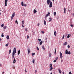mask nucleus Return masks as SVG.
I'll list each match as a JSON object with an SVG mask.
<instances>
[{
	"label": "nucleus",
	"instance_id": "nucleus-1",
	"mask_svg": "<svg viewBox=\"0 0 74 74\" xmlns=\"http://www.w3.org/2000/svg\"><path fill=\"white\" fill-rule=\"evenodd\" d=\"M47 3L48 5H49L50 3V5L49 6V8L52 7V3L51 2H50V0H47Z\"/></svg>",
	"mask_w": 74,
	"mask_h": 74
},
{
	"label": "nucleus",
	"instance_id": "nucleus-2",
	"mask_svg": "<svg viewBox=\"0 0 74 74\" xmlns=\"http://www.w3.org/2000/svg\"><path fill=\"white\" fill-rule=\"evenodd\" d=\"M15 16V12H14L12 14L11 17V20L12 21L13 19V18Z\"/></svg>",
	"mask_w": 74,
	"mask_h": 74
},
{
	"label": "nucleus",
	"instance_id": "nucleus-3",
	"mask_svg": "<svg viewBox=\"0 0 74 74\" xmlns=\"http://www.w3.org/2000/svg\"><path fill=\"white\" fill-rule=\"evenodd\" d=\"M16 48H14V49L13 52L12 53V54L14 53V54H15V53H16Z\"/></svg>",
	"mask_w": 74,
	"mask_h": 74
},
{
	"label": "nucleus",
	"instance_id": "nucleus-4",
	"mask_svg": "<svg viewBox=\"0 0 74 74\" xmlns=\"http://www.w3.org/2000/svg\"><path fill=\"white\" fill-rule=\"evenodd\" d=\"M50 71H51L53 69V67H52V64H51L50 65Z\"/></svg>",
	"mask_w": 74,
	"mask_h": 74
},
{
	"label": "nucleus",
	"instance_id": "nucleus-5",
	"mask_svg": "<svg viewBox=\"0 0 74 74\" xmlns=\"http://www.w3.org/2000/svg\"><path fill=\"white\" fill-rule=\"evenodd\" d=\"M60 58L61 59H62V58H63V56H62V53L61 52H60Z\"/></svg>",
	"mask_w": 74,
	"mask_h": 74
},
{
	"label": "nucleus",
	"instance_id": "nucleus-6",
	"mask_svg": "<svg viewBox=\"0 0 74 74\" xmlns=\"http://www.w3.org/2000/svg\"><path fill=\"white\" fill-rule=\"evenodd\" d=\"M8 1V0H5V6H7V3Z\"/></svg>",
	"mask_w": 74,
	"mask_h": 74
},
{
	"label": "nucleus",
	"instance_id": "nucleus-7",
	"mask_svg": "<svg viewBox=\"0 0 74 74\" xmlns=\"http://www.w3.org/2000/svg\"><path fill=\"white\" fill-rule=\"evenodd\" d=\"M12 54V59H15V58L14 57V56L15 55V54H14V53Z\"/></svg>",
	"mask_w": 74,
	"mask_h": 74
},
{
	"label": "nucleus",
	"instance_id": "nucleus-8",
	"mask_svg": "<svg viewBox=\"0 0 74 74\" xmlns=\"http://www.w3.org/2000/svg\"><path fill=\"white\" fill-rule=\"evenodd\" d=\"M27 51H28V54H29V53H30V48H29L27 49Z\"/></svg>",
	"mask_w": 74,
	"mask_h": 74
},
{
	"label": "nucleus",
	"instance_id": "nucleus-9",
	"mask_svg": "<svg viewBox=\"0 0 74 74\" xmlns=\"http://www.w3.org/2000/svg\"><path fill=\"white\" fill-rule=\"evenodd\" d=\"M49 57H50V58L51 56V55H52V54H51V53L50 52H49Z\"/></svg>",
	"mask_w": 74,
	"mask_h": 74
},
{
	"label": "nucleus",
	"instance_id": "nucleus-10",
	"mask_svg": "<svg viewBox=\"0 0 74 74\" xmlns=\"http://www.w3.org/2000/svg\"><path fill=\"white\" fill-rule=\"evenodd\" d=\"M65 53L66 54V55H68V51L67 50H66L65 51Z\"/></svg>",
	"mask_w": 74,
	"mask_h": 74
},
{
	"label": "nucleus",
	"instance_id": "nucleus-11",
	"mask_svg": "<svg viewBox=\"0 0 74 74\" xmlns=\"http://www.w3.org/2000/svg\"><path fill=\"white\" fill-rule=\"evenodd\" d=\"M70 36H71V35L70 34H69L67 36V38H70Z\"/></svg>",
	"mask_w": 74,
	"mask_h": 74
},
{
	"label": "nucleus",
	"instance_id": "nucleus-12",
	"mask_svg": "<svg viewBox=\"0 0 74 74\" xmlns=\"http://www.w3.org/2000/svg\"><path fill=\"white\" fill-rule=\"evenodd\" d=\"M16 62V60L15 59H14V60H13V63H15V62Z\"/></svg>",
	"mask_w": 74,
	"mask_h": 74
},
{
	"label": "nucleus",
	"instance_id": "nucleus-13",
	"mask_svg": "<svg viewBox=\"0 0 74 74\" xmlns=\"http://www.w3.org/2000/svg\"><path fill=\"white\" fill-rule=\"evenodd\" d=\"M66 8H64V14H66Z\"/></svg>",
	"mask_w": 74,
	"mask_h": 74
},
{
	"label": "nucleus",
	"instance_id": "nucleus-14",
	"mask_svg": "<svg viewBox=\"0 0 74 74\" xmlns=\"http://www.w3.org/2000/svg\"><path fill=\"white\" fill-rule=\"evenodd\" d=\"M20 54V50H18V55H19Z\"/></svg>",
	"mask_w": 74,
	"mask_h": 74
},
{
	"label": "nucleus",
	"instance_id": "nucleus-15",
	"mask_svg": "<svg viewBox=\"0 0 74 74\" xmlns=\"http://www.w3.org/2000/svg\"><path fill=\"white\" fill-rule=\"evenodd\" d=\"M54 36H56V32L55 31L54 32Z\"/></svg>",
	"mask_w": 74,
	"mask_h": 74
},
{
	"label": "nucleus",
	"instance_id": "nucleus-16",
	"mask_svg": "<svg viewBox=\"0 0 74 74\" xmlns=\"http://www.w3.org/2000/svg\"><path fill=\"white\" fill-rule=\"evenodd\" d=\"M67 44V42H65L64 44V45H66Z\"/></svg>",
	"mask_w": 74,
	"mask_h": 74
},
{
	"label": "nucleus",
	"instance_id": "nucleus-17",
	"mask_svg": "<svg viewBox=\"0 0 74 74\" xmlns=\"http://www.w3.org/2000/svg\"><path fill=\"white\" fill-rule=\"evenodd\" d=\"M7 39H9L10 38V37H9V36H7L6 37Z\"/></svg>",
	"mask_w": 74,
	"mask_h": 74
},
{
	"label": "nucleus",
	"instance_id": "nucleus-18",
	"mask_svg": "<svg viewBox=\"0 0 74 74\" xmlns=\"http://www.w3.org/2000/svg\"><path fill=\"white\" fill-rule=\"evenodd\" d=\"M34 14H36V9L34 10Z\"/></svg>",
	"mask_w": 74,
	"mask_h": 74
},
{
	"label": "nucleus",
	"instance_id": "nucleus-19",
	"mask_svg": "<svg viewBox=\"0 0 74 74\" xmlns=\"http://www.w3.org/2000/svg\"><path fill=\"white\" fill-rule=\"evenodd\" d=\"M21 5H22V6H24V4L23 3V2H21Z\"/></svg>",
	"mask_w": 74,
	"mask_h": 74
},
{
	"label": "nucleus",
	"instance_id": "nucleus-20",
	"mask_svg": "<svg viewBox=\"0 0 74 74\" xmlns=\"http://www.w3.org/2000/svg\"><path fill=\"white\" fill-rule=\"evenodd\" d=\"M42 49H44V50H45V48H44V46H42Z\"/></svg>",
	"mask_w": 74,
	"mask_h": 74
},
{
	"label": "nucleus",
	"instance_id": "nucleus-21",
	"mask_svg": "<svg viewBox=\"0 0 74 74\" xmlns=\"http://www.w3.org/2000/svg\"><path fill=\"white\" fill-rule=\"evenodd\" d=\"M44 23L45 25H46V24H47V23H46V21H45V20L44 21Z\"/></svg>",
	"mask_w": 74,
	"mask_h": 74
},
{
	"label": "nucleus",
	"instance_id": "nucleus-22",
	"mask_svg": "<svg viewBox=\"0 0 74 74\" xmlns=\"http://www.w3.org/2000/svg\"><path fill=\"white\" fill-rule=\"evenodd\" d=\"M2 37H4V35L3 34V33H2L1 35Z\"/></svg>",
	"mask_w": 74,
	"mask_h": 74
},
{
	"label": "nucleus",
	"instance_id": "nucleus-23",
	"mask_svg": "<svg viewBox=\"0 0 74 74\" xmlns=\"http://www.w3.org/2000/svg\"><path fill=\"white\" fill-rule=\"evenodd\" d=\"M15 23H16L17 24V25H18V21H17V20H16V21H15Z\"/></svg>",
	"mask_w": 74,
	"mask_h": 74
},
{
	"label": "nucleus",
	"instance_id": "nucleus-24",
	"mask_svg": "<svg viewBox=\"0 0 74 74\" xmlns=\"http://www.w3.org/2000/svg\"><path fill=\"white\" fill-rule=\"evenodd\" d=\"M35 61V60H34V59H33V60L32 61V63H33V64L34 63Z\"/></svg>",
	"mask_w": 74,
	"mask_h": 74
},
{
	"label": "nucleus",
	"instance_id": "nucleus-25",
	"mask_svg": "<svg viewBox=\"0 0 74 74\" xmlns=\"http://www.w3.org/2000/svg\"><path fill=\"white\" fill-rule=\"evenodd\" d=\"M42 41H41L40 42V45H42Z\"/></svg>",
	"mask_w": 74,
	"mask_h": 74
},
{
	"label": "nucleus",
	"instance_id": "nucleus-26",
	"mask_svg": "<svg viewBox=\"0 0 74 74\" xmlns=\"http://www.w3.org/2000/svg\"><path fill=\"white\" fill-rule=\"evenodd\" d=\"M68 54H69V55H70V54H71V52L70 51H69L68 52Z\"/></svg>",
	"mask_w": 74,
	"mask_h": 74
},
{
	"label": "nucleus",
	"instance_id": "nucleus-27",
	"mask_svg": "<svg viewBox=\"0 0 74 74\" xmlns=\"http://www.w3.org/2000/svg\"><path fill=\"white\" fill-rule=\"evenodd\" d=\"M3 28L4 29H6V28H7V26H5L3 27Z\"/></svg>",
	"mask_w": 74,
	"mask_h": 74
},
{
	"label": "nucleus",
	"instance_id": "nucleus-28",
	"mask_svg": "<svg viewBox=\"0 0 74 74\" xmlns=\"http://www.w3.org/2000/svg\"><path fill=\"white\" fill-rule=\"evenodd\" d=\"M59 72L60 73V74H61V73H62V71H61V70H60L59 69Z\"/></svg>",
	"mask_w": 74,
	"mask_h": 74
},
{
	"label": "nucleus",
	"instance_id": "nucleus-29",
	"mask_svg": "<svg viewBox=\"0 0 74 74\" xmlns=\"http://www.w3.org/2000/svg\"><path fill=\"white\" fill-rule=\"evenodd\" d=\"M52 21V18L50 17L49 18V21Z\"/></svg>",
	"mask_w": 74,
	"mask_h": 74
},
{
	"label": "nucleus",
	"instance_id": "nucleus-30",
	"mask_svg": "<svg viewBox=\"0 0 74 74\" xmlns=\"http://www.w3.org/2000/svg\"><path fill=\"white\" fill-rule=\"evenodd\" d=\"M11 52V50L10 49L9 51V54H10Z\"/></svg>",
	"mask_w": 74,
	"mask_h": 74
},
{
	"label": "nucleus",
	"instance_id": "nucleus-31",
	"mask_svg": "<svg viewBox=\"0 0 74 74\" xmlns=\"http://www.w3.org/2000/svg\"><path fill=\"white\" fill-rule=\"evenodd\" d=\"M56 49H55V51L54 52L55 54H56Z\"/></svg>",
	"mask_w": 74,
	"mask_h": 74
},
{
	"label": "nucleus",
	"instance_id": "nucleus-32",
	"mask_svg": "<svg viewBox=\"0 0 74 74\" xmlns=\"http://www.w3.org/2000/svg\"><path fill=\"white\" fill-rule=\"evenodd\" d=\"M5 47H8V43H7L5 45Z\"/></svg>",
	"mask_w": 74,
	"mask_h": 74
},
{
	"label": "nucleus",
	"instance_id": "nucleus-33",
	"mask_svg": "<svg viewBox=\"0 0 74 74\" xmlns=\"http://www.w3.org/2000/svg\"><path fill=\"white\" fill-rule=\"evenodd\" d=\"M22 24H23V25H24V21H22Z\"/></svg>",
	"mask_w": 74,
	"mask_h": 74
},
{
	"label": "nucleus",
	"instance_id": "nucleus-34",
	"mask_svg": "<svg viewBox=\"0 0 74 74\" xmlns=\"http://www.w3.org/2000/svg\"><path fill=\"white\" fill-rule=\"evenodd\" d=\"M49 14H46V17L47 18V17L48 16H49Z\"/></svg>",
	"mask_w": 74,
	"mask_h": 74
},
{
	"label": "nucleus",
	"instance_id": "nucleus-35",
	"mask_svg": "<svg viewBox=\"0 0 74 74\" xmlns=\"http://www.w3.org/2000/svg\"><path fill=\"white\" fill-rule=\"evenodd\" d=\"M34 55H35V53H33L32 54V56H34Z\"/></svg>",
	"mask_w": 74,
	"mask_h": 74
},
{
	"label": "nucleus",
	"instance_id": "nucleus-36",
	"mask_svg": "<svg viewBox=\"0 0 74 74\" xmlns=\"http://www.w3.org/2000/svg\"><path fill=\"white\" fill-rule=\"evenodd\" d=\"M1 27H3V26H4V24H2L1 25Z\"/></svg>",
	"mask_w": 74,
	"mask_h": 74
},
{
	"label": "nucleus",
	"instance_id": "nucleus-37",
	"mask_svg": "<svg viewBox=\"0 0 74 74\" xmlns=\"http://www.w3.org/2000/svg\"><path fill=\"white\" fill-rule=\"evenodd\" d=\"M54 15L55 16L56 15V12H54Z\"/></svg>",
	"mask_w": 74,
	"mask_h": 74
},
{
	"label": "nucleus",
	"instance_id": "nucleus-38",
	"mask_svg": "<svg viewBox=\"0 0 74 74\" xmlns=\"http://www.w3.org/2000/svg\"><path fill=\"white\" fill-rule=\"evenodd\" d=\"M64 35L62 36V39L63 40L64 39Z\"/></svg>",
	"mask_w": 74,
	"mask_h": 74
},
{
	"label": "nucleus",
	"instance_id": "nucleus-39",
	"mask_svg": "<svg viewBox=\"0 0 74 74\" xmlns=\"http://www.w3.org/2000/svg\"><path fill=\"white\" fill-rule=\"evenodd\" d=\"M58 59V57H57L56 58V60H57Z\"/></svg>",
	"mask_w": 74,
	"mask_h": 74
},
{
	"label": "nucleus",
	"instance_id": "nucleus-40",
	"mask_svg": "<svg viewBox=\"0 0 74 74\" xmlns=\"http://www.w3.org/2000/svg\"><path fill=\"white\" fill-rule=\"evenodd\" d=\"M29 35H27V39H29Z\"/></svg>",
	"mask_w": 74,
	"mask_h": 74
},
{
	"label": "nucleus",
	"instance_id": "nucleus-41",
	"mask_svg": "<svg viewBox=\"0 0 74 74\" xmlns=\"http://www.w3.org/2000/svg\"><path fill=\"white\" fill-rule=\"evenodd\" d=\"M37 49L38 51H39V48H38V47H37Z\"/></svg>",
	"mask_w": 74,
	"mask_h": 74
},
{
	"label": "nucleus",
	"instance_id": "nucleus-42",
	"mask_svg": "<svg viewBox=\"0 0 74 74\" xmlns=\"http://www.w3.org/2000/svg\"><path fill=\"white\" fill-rule=\"evenodd\" d=\"M24 6H25V7H26V6H27V5L26 4H24Z\"/></svg>",
	"mask_w": 74,
	"mask_h": 74
},
{
	"label": "nucleus",
	"instance_id": "nucleus-43",
	"mask_svg": "<svg viewBox=\"0 0 74 74\" xmlns=\"http://www.w3.org/2000/svg\"><path fill=\"white\" fill-rule=\"evenodd\" d=\"M71 27H73V25L71 24Z\"/></svg>",
	"mask_w": 74,
	"mask_h": 74
},
{
	"label": "nucleus",
	"instance_id": "nucleus-44",
	"mask_svg": "<svg viewBox=\"0 0 74 74\" xmlns=\"http://www.w3.org/2000/svg\"><path fill=\"white\" fill-rule=\"evenodd\" d=\"M70 23H71V25L72 24V23H73V22L72 21H71Z\"/></svg>",
	"mask_w": 74,
	"mask_h": 74
},
{
	"label": "nucleus",
	"instance_id": "nucleus-45",
	"mask_svg": "<svg viewBox=\"0 0 74 74\" xmlns=\"http://www.w3.org/2000/svg\"><path fill=\"white\" fill-rule=\"evenodd\" d=\"M38 41H41V39H38Z\"/></svg>",
	"mask_w": 74,
	"mask_h": 74
},
{
	"label": "nucleus",
	"instance_id": "nucleus-46",
	"mask_svg": "<svg viewBox=\"0 0 74 74\" xmlns=\"http://www.w3.org/2000/svg\"><path fill=\"white\" fill-rule=\"evenodd\" d=\"M41 33H44V32L43 31H41Z\"/></svg>",
	"mask_w": 74,
	"mask_h": 74
},
{
	"label": "nucleus",
	"instance_id": "nucleus-47",
	"mask_svg": "<svg viewBox=\"0 0 74 74\" xmlns=\"http://www.w3.org/2000/svg\"><path fill=\"white\" fill-rule=\"evenodd\" d=\"M56 60H55L54 61H53V62H54V63H55V62H56Z\"/></svg>",
	"mask_w": 74,
	"mask_h": 74
},
{
	"label": "nucleus",
	"instance_id": "nucleus-48",
	"mask_svg": "<svg viewBox=\"0 0 74 74\" xmlns=\"http://www.w3.org/2000/svg\"><path fill=\"white\" fill-rule=\"evenodd\" d=\"M68 48H70V45H68Z\"/></svg>",
	"mask_w": 74,
	"mask_h": 74
},
{
	"label": "nucleus",
	"instance_id": "nucleus-49",
	"mask_svg": "<svg viewBox=\"0 0 74 74\" xmlns=\"http://www.w3.org/2000/svg\"><path fill=\"white\" fill-rule=\"evenodd\" d=\"M48 14H47L49 15L50 14V13H49V12H48Z\"/></svg>",
	"mask_w": 74,
	"mask_h": 74
},
{
	"label": "nucleus",
	"instance_id": "nucleus-50",
	"mask_svg": "<svg viewBox=\"0 0 74 74\" xmlns=\"http://www.w3.org/2000/svg\"><path fill=\"white\" fill-rule=\"evenodd\" d=\"M12 68H13V69H15V66H13L12 67Z\"/></svg>",
	"mask_w": 74,
	"mask_h": 74
},
{
	"label": "nucleus",
	"instance_id": "nucleus-51",
	"mask_svg": "<svg viewBox=\"0 0 74 74\" xmlns=\"http://www.w3.org/2000/svg\"><path fill=\"white\" fill-rule=\"evenodd\" d=\"M36 72H37V70H35V74H36Z\"/></svg>",
	"mask_w": 74,
	"mask_h": 74
},
{
	"label": "nucleus",
	"instance_id": "nucleus-52",
	"mask_svg": "<svg viewBox=\"0 0 74 74\" xmlns=\"http://www.w3.org/2000/svg\"><path fill=\"white\" fill-rule=\"evenodd\" d=\"M25 31H26V32H27V28H26V29H25Z\"/></svg>",
	"mask_w": 74,
	"mask_h": 74
},
{
	"label": "nucleus",
	"instance_id": "nucleus-53",
	"mask_svg": "<svg viewBox=\"0 0 74 74\" xmlns=\"http://www.w3.org/2000/svg\"><path fill=\"white\" fill-rule=\"evenodd\" d=\"M62 74H64V72H63H63H62Z\"/></svg>",
	"mask_w": 74,
	"mask_h": 74
},
{
	"label": "nucleus",
	"instance_id": "nucleus-54",
	"mask_svg": "<svg viewBox=\"0 0 74 74\" xmlns=\"http://www.w3.org/2000/svg\"><path fill=\"white\" fill-rule=\"evenodd\" d=\"M22 27H24V26H23V25H22Z\"/></svg>",
	"mask_w": 74,
	"mask_h": 74
},
{
	"label": "nucleus",
	"instance_id": "nucleus-55",
	"mask_svg": "<svg viewBox=\"0 0 74 74\" xmlns=\"http://www.w3.org/2000/svg\"><path fill=\"white\" fill-rule=\"evenodd\" d=\"M69 74H71V72H69Z\"/></svg>",
	"mask_w": 74,
	"mask_h": 74
},
{
	"label": "nucleus",
	"instance_id": "nucleus-56",
	"mask_svg": "<svg viewBox=\"0 0 74 74\" xmlns=\"http://www.w3.org/2000/svg\"><path fill=\"white\" fill-rule=\"evenodd\" d=\"M40 25V24L39 23H38V26Z\"/></svg>",
	"mask_w": 74,
	"mask_h": 74
},
{
	"label": "nucleus",
	"instance_id": "nucleus-57",
	"mask_svg": "<svg viewBox=\"0 0 74 74\" xmlns=\"http://www.w3.org/2000/svg\"><path fill=\"white\" fill-rule=\"evenodd\" d=\"M25 73H26L27 72V71H26V70L25 71Z\"/></svg>",
	"mask_w": 74,
	"mask_h": 74
},
{
	"label": "nucleus",
	"instance_id": "nucleus-58",
	"mask_svg": "<svg viewBox=\"0 0 74 74\" xmlns=\"http://www.w3.org/2000/svg\"><path fill=\"white\" fill-rule=\"evenodd\" d=\"M4 72H3L2 73V74H4Z\"/></svg>",
	"mask_w": 74,
	"mask_h": 74
},
{
	"label": "nucleus",
	"instance_id": "nucleus-59",
	"mask_svg": "<svg viewBox=\"0 0 74 74\" xmlns=\"http://www.w3.org/2000/svg\"><path fill=\"white\" fill-rule=\"evenodd\" d=\"M69 11H71V10H69Z\"/></svg>",
	"mask_w": 74,
	"mask_h": 74
},
{
	"label": "nucleus",
	"instance_id": "nucleus-60",
	"mask_svg": "<svg viewBox=\"0 0 74 74\" xmlns=\"http://www.w3.org/2000/svg\"><path fill=\"white\" fill-rule=\"evenodd\" d=\"M1 66V64H0V66Z\"/></svg>",
	"mask_w": 74,
	"mask_h": 74
},
{
	"label": "nucleus",
	"instance_id": "nucleus-61",
	"mask_svg": "<svg viewBox=\"0 0 74 74\" xmlns=\"http://www.w3.org/2000/svg\"><path fill=\"white\" fill-rule=\"evenodd\" d=\"M52 1H55V0H52Z\"/></svg>",
	"mask_w": 74,
	"mask_h": 74
},
{
	"label": "nucleus",
	"instance_id": "nucleus-62",
	"mask_svg": "<svg viewBox=\"0 0 74 74\" xmlns=\"http://www.w3.org/2000/svg\"><path fill=\"white\" fill-rule=\"evenodd\" d=\"M50 74H53L52 73H51Z\"/></svg>",
	"mask_w": 74,
	"mask_h": 74
},
{
	"label": "nucleus",
	"instance_id": "nucleus-63",
	"mask_svg": "<svg viewBox=\"0 0 74 74\" xmlns=\"http://www.w3.org/2000/svg\"><path fill=\"white\" fill-rule=\"evenodd\" d=\"M1 40V39L0 38V41Z\"/></svg>",
	"mask_w": 74,
	"mask_h": 74
},
{
	"label": "nucleus",
	"instance_id": "nucleus-64",
	"mask_svg": "<svg viewBox=\"0 0 74 74\" xmlns=\"http://www.w3.org/2000/svg\"><path fill=\"white\" fill-rule=\"evenodd\" d=\"M37 12V11H36V12Z\"/></svg>",
	"mask_w": 74,
	"mask_h": 74
}]
</instances>
